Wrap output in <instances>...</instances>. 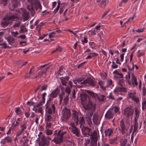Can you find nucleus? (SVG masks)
I'll list each match as a JSON object with an SVG mask.
<instances>
[{"label":"nucleus","instance_id":"56","mask_svg":"<svg viewBox=\"0 0 146 146\" xmlns=\"http://www.w3.org/2000/svg\"><path fill=\"white\" fill-rule=\"evenodd\" d=\"M8 0H1L0 3L2 4L4 6L7 4Z\"/></svg>","mask_w":146,"mask_h":146},{"label":"nucleus","instance_id":"22","mask_svg":"<svg viewBox=\"0 0 146 146\" xmlns=\"http://www.w3.org/2000/svg\"><path fill=\"white\" fill-rule=\"evenodd\" d=\"M25 115L26 117L27 118H28L30 115V117L31 119L33 118L35 116L34 113L33 111H30V110L25 113Z\"/></svg>","mask_w":146,"mask_h":146},{"label":"nucleus","instance_id":"38","mask_svg":"<svg viewBox=\"0 0 146 146\" xmlns=\"http://www.w3.org/2000/svg\"><path fill=\"white\" fill-rule=\"evenodd\" d=\"M113 108V111H114L115 113H116L117 114H119L120 113L119 111V107L117 106H114L111 108Z\"/></svg>","mask_w":146,"mask_h":146},{"label":"nucleus","instance_id":"5","mask_svg":"<svg viewBox=\"0 0 146 146\" xmlns=\"http://www.w3.org/2000/svg\"><path fill=\"white\" fill-rule=\"evenodd\" d=\"M62 114L63 116V121H67L69 119L70 116V110L66 108H64L62 110Z\"/></svg>","mask_w":146,"mask_h":146},{"label":"nucleus","instance_id":"49","mask_svg":"<svg viewBox=\"0 0 146 146\" xmlns=\"http://www.w3.org/2000/svg\"><path fill=\"white\" fill-rule=\"evenodd\" d=\"M109 53L112 55L113 54L114 52L117 54H119V52L117 50H109Z\"/></svg>","mask_w":146,"mask_h":146},{"label":"nucleus","instance_id":"11","mask_svg":"<svg viewBox=\"0 0 146 146\" xmlns=\"http://www.w3.org/2000/svg\"><path fill=\"white\" fill-rule=\"evenodd\" d=\"M114 116V114L113 108H110L107 111L105 115V117L106 119H112Z\"/></svg>","mask_w":146,"mask_h":146},{"label":"nucleus","instance_id":"1","mask_svg":"<svg viewBox=\"0 0 146 146\" xmlns=\"http://www.w3.org/2000/svg\"><path fill=\"white\" fill-rule=\"evenodd\" d=\"M66 133V131H63L62 130H60L57 132V130H55L53 134L54 135V138L52 141H53L57 144H60L63 142V136Z\"/></svg>","mask_w":146,"mask_h":146},{"label":"nucleus","instance_id":"64","mask_svg":"<svg viewBox=\"0 0 146 146\" xmlns=\"http://www.w3.org/2000/svg\"><path fill=\"white\" fill-rule=\"evenodd\" d=\"M82 42V44L83 45H84L86 43H87L88 42V41L87 40V38L86 37H84V40H81Z\"/></svg>","mask_w":146,"mask_h":146},{"label":"nucleus","instance_id":"60","mask_svg":"<svg viewBox=\"0 0 146 146\" xmlns=\"http://www.w3.org/2000/svg\"><path fill=\"white\" fill-rule=\"evenodd\" d=\"M52 118V117L50 114L47 115V118L46 119V121H50Z\"/></svg>","mask_w":146,"mask_h":146},{"label":"nucleus","instance_id":"34","mask_svg":"<svg viewBox=\"0 0 146 146\" xmlns=\"http://www.w3.org/2000/svg\"><path fill=\"white\" fill-rule=\"evenodd\" d=\"M86 84V79L82 81L79 84L77 85L76 86L78 88H81L83 87Z\"/></svg>","mask_w":146,"mask_h":146},{"label":"nucleus","instance_id":"9","mask_svg":"<svg viewBox=\"0 0 146 146\" xmlns=\"http://www.w3.org/2000/svg\"><path fill=\"white\" fill-rule=\"evenodd\" d=\"M135 124L134 125V129L133 133L138 128V123L137 122V120L138 119L140 115L139 111L136 109L135 110Z\"/></svg>","mask_w":146,"mask_h":146},{"label":"nucleus","instance_id":"10","mask_svg":"<svg viewBox=\"0 0 146 146\" xmlns=\"http://www.w3.org/2000/svg\"><path fill=\"white\" fill-rule=\"evenodd\" d=\"M133 112L134 111L131 106H129L125 109L124 114L128 118L133 115Z\"/></svg>","mask_w":146,"mask_h":146},{"label":"nucleus","instance_id":"8","mask_svg":"<svg viewBox=\"0 0 146 146\" xmlns=\"http://www.w3.org/2000/svg\"><path fill=\"white\" fill-rule=\"evenodd\" d=\"M28 1L31 4L35 5L36 10L39 9L40 11L42 9V7L38 0H28Z\"/></svg>","mask_w":146,"mask_h":146},{"label":"nucleus","instance_id":"58","mask_svg":"<svg viewBox=\"0 0 146 146\" xmlns=\"http://www.w3.org/2000/svg\"><path fill=\"white\" fill-rule=\"evenodd\" d=\"M132 100H133L134 102H136L137 103H139V99L138 97H137L136 96H135L134 97V98H133L132 99Z\"/></svg>","mask_w":146,"mask_h":146},{"label":"nucleus","instance_id":"37","mask_svg":"<svg viewBox=\"0 0 146 146\" xmlns=\"http://www.w3.org/2000/svg\"><path fill=\"white\" fill-rule=\"evenodd\" d=\"M98 54L95 52H93L90 53L88 56L86 58V59L91 58L92 57L96 56Z\"/></svg>","mask_w":146,"mask_h":146},{"label":"nucleus","instance_id":"4","mask_svg":"<svg viewBox=\"0 0 146 146\" xmlns=\"http://www.w3.org/2000/svg\"><path fill=\"white\" fill-rule=\"evenodd\" d=\"M90 138L91 139L90 145L89 146H97V141L98 139V135L97 131H94L90 135Z\"/></svg>","mask_w":146,"mask_h":146},{"label":"nucleus","instance_id":"2","mask_svg":"<svg viewBox=\"0 0 146 146\" xmlns=\"http://www.w3.org/2000/svg\"><path fill=\"white\" fill-rule=\"evenodd\" d=\"M56 104L55 102L52 104L45 105V110L46 112L49 114H52L55 113L56 106Z\"/></svg>","mask_w":146,"mask_h":146},{"label":"nucleus","instance_id":"41","mask_svg":"<svg viewBox=\"0 0 146 146\" xmlns=\"http://www.w3.org/2000/svg\"><path fill=\"white\" fill-rule=\"evenodd\" d=\"M65 93H66L65 95L69 96L71 92V90L69 87H68L66 88L65 89Z\"/></svg>","mask_w":146,"mask_h":146},{"label":"nucleus","instance_id":"42","mask_svg":"<svg viewBox=\"0 0 146 146\" xmlns=\"http://www.w3.org/2000/svg\"><path fill=\"white\" fill-rule=\"evenodd\" d=\"M107 98L111 100H115V98L114 95V93H113L112 92L110 93L109 95L107 97Z\"/></svg>","mask_w":146,"mask_h":146},{"label":"nucleus","instance_id":"36","mask_svg":"<svg viewBox=\"0 0 146 146\" xmlns=\"http://www.w3.org/2000/svg\"><path fill=\"white\" fill-rule=\"evenodd\" d=\"M19 17H18L16 15H9L6 17V18L9 20L11 21L13 19H17Z\"/></svg>","mask_w":146,"mask_h":146},{"label":"nucleus","instance_id":"7","mask_svg":"<svg viewBox=\"0 0 146 146\" xmlns=\"http://www.w3.org/2000/svg\"><path fill=\"white\" fill-rule=\"evenodd\" d=\"M41 143L42 146H48L49 144V143L51 139L49 137H45L43 135L41 138Z\"/></svg>","mask_w":146,"mask_h":146},{"label":"nucleus","instance_id":"46","mask_svg":"<svg viewBox=\"0 0 146 146\" xmlns=\"http://www.w3.org/2000/svg\"><path fill=\"white\" fill-rule=\"evenodd\" d=\"M140 50H139L137 53V56L138 57H140L141 56L144 55V53L143 52H140Z\"/></svg>","mask_w":146,"mask_h":146},{"label":"nucleus","instance_id":"18","mask_svg":"<svg viewBox=\"0 0 146 146\" xmlns=\"http://www.w3.org/2000/svg\"><path fill=\"white\" fill-rule=\"evenodd\" d=\"M69 79V77L68 76H65L64 77H62L60 78V80L61 82L62 85L63 86H66L67 83V81Z\"/></svg>","mask_w":146,"mask_h":146},{"label":"nucleus","instance_id":"43","mask_svg":"<svg viewBox=\"0 0 146 146\" xmlns=\"http://www.w3.org/2000/svg\"><path fill=\"white\" fill-rule=\"evenodd\" d=\"M64 96V98L63 99L64 103L65 104H67L69 100V96L66 95L65 94Z\"/></svg>","mask_w":146,"mask_h":146},{"label":"nucleus","instance_id":"19","mask_svg":"<svg viewBox=\"0 0 146 146\" xmlns=\"http://www.w3.org/2000/svg\"><path fill=\"white\" fill-rule=\"evenodd\" d=\"M86 84H88L90 86L93 87L95 86L96 85V83L94 81H93V80L91 78H88L86 79Z\"/></svg>","mask_w":146,"mask_h":146},{"label":"nucleus","instance_id":"39","mask_svg":"<svg viewBox=\"0 0 146 146\" xmlns=\"http://www.w3.org/2000/svg\"><path fill=\"white\" fill-rule=\"evenodd\" d=\"M127 142V139H122L120 141V146H125Z\"/></svg>","mask_w":146,"mask_h":146},{"label":"nucleus","instance_id":"15","mask_svg":"<svg viewBox=\"0 0 146 146\" xmlns=\"http://www.w3.org/2000/svg\"><path fill=\"white\" fill-rule=\"evenodd\" d=\"M92 119L93 123L97 125L99 123L100 120L97 113H95L94 114L92 117Z\"/></svg>","mask_w":146,"mask_h":146},{"label":"nucleus","instance_id":"6","mask_svg":"<svg viewBox=\"0 0 146 146\" xmlns=\"http://www.w3.org/2000/svg\"><path fill=\"white\" fill-rule=\"evenodd\" d=\"M16 12L18 13L22 14L23 18V21H27L29 18V13L25 9L21 8L17 10Z\"/></svg>","mask_w":146,"mask_h":146},{"label":"nucleus","instance_id":"28","mask_svg":"<svg viewBox=\"0 0 146 146\" xmlns=\"http://www.w3.org/2000/svg\"><path fill=\"white\" fill-rule=\"evenodd\" d=\"M16 22H15L14 25L13 26V28H15L17 27H19L21 23V20L19 18H18Z\"/></svg>","mask_w":146,"mask_h":146},{"label":"nucleus","instance_id":"12","mask_svg":"<svg viewBox=\"0 0 146 146\" xmlns=\"http://www.w3.org/2000/svg\"><path fill=\"white\" fill-rule=\"evenodd\" d=\"M80 98L81 103L82 105H84L87 103L88 101H90L89 97L85 93L80 94Z\"/></svg>","mask_w":146,"mask_h":146},{"label":"nucleus","instance_id":"21","mask_svg":"<svg viewBox=\"0 0 146 146\" xmlns=\"http://www.w3.org/2000/svg\"><path fill=\"white\" fill-rule=\"evenodd\" d=\"M71 129V132L73 134L75 135L77 137H80V132L77 128L74 127Z\"/></svg>","mask_w":146,"mask_h":146},{"label":"nucleus","instance_id":"62","mask_svg":"<svg viewBox=\"0 0 146 146\" xmlns=\"http://www.w3.org/2000/svg\"><path fill=\"white\" fill-rule=\"evenodd\" d=\"M65 95V93L63 92L59 96V97L60 98V104H61V103L64 95Z\"/></svg>","mask_w":146,"mask_h":146},{"label":"nucleus","instance_id":"3","mask_svg":"<svg viewBox=\"0 0 146 146\" xmlns=\"http://www.w3.org/2000/svg\"><path fill=\"white\" fill-rule=\"evenodd\" d=\"M120 124L119 129L123 134H126L127 133L128 130L129 126V124L127 123L125 125L123 119L120 121Z\"/></svg>","mask_w":146,"mask_h":146},{"label":"nucleus","instance_id":"25","mask_svg":"<svg viewBox=\"0 0 146 146\" xmlns=\"http://www.w3.org/2000/svg\"><path fill=\"white\" fill-rule=\"evenodd\" d=\"M78 124L80 125V127L81 128L84 126L85 122L83 117H80L78 119Z\"/></svg>","mask_w":146,"mask_h":146},{"label":"nucleus","instance_id":"35","mask_svg":"<svg viewBox=\"0 0 146 146\" xmlns=\"http://www.w3.org/2000/svg\"><path fill=\"white\" fill-rule=\"evenodd\" d=\"M86 92L92 98H96L97 95L96 94H95L93 92L88 90H86Z\"/></svg>","mask_w":146,"mask_h":146},{"label":"nucleus","instance_id":"13","mask_svg":"<svg viewBox=\"0 0 146 146\" xmlns=\"http://www.w3.org/2000/svg\"><path fill=\"white\" fill-rule=\"evenodd\" d=\"M72 119L75 122L76 125H78V113L74 110L72 111Z\"/></svg>","mask_w":146,"mask_h":146},{"label":"nucleus","instance_id":"47","mask_svg":"<svg viewBox=\"0 0 146 146\" xmlns=\"http://www.w3.org/2000/svg\"><path fill=\"white\" fill-rule=\"evenodd\" d=\"M113 73L115 74L114 77H117V76H116L117 75H120V77H123V74L121 73H119L116 70H115L113 72Z\"/></svg>","mask_w":146,"mask_h":146},{"label":"nucleus","instance_id":"33","mask_svg":"<svg viewBox=\"0 0 146 146\" xmlns=\"http://www.w3.org/2000/svg\"><path fill=\"white\" fill-rule=\"evenodd\" d=\"M96 97L99 101L102 102L104 101L105 96L103 95H98Z\"/></svg>","mask_w":146,"mask_h":146},{"label":"nucleus","instance_id":"27","mask_svg":"<svg viewBox=\"0 0 146 146\" xmlns=\"http://www.w3.org/2000/svg\"><path fill=\"white\" fill-rule=\"evenodd\" d=\"M60 92V91L58 90V88H57L54 91H52L50 95L53 98H56L58 94Z\"/></svg>","mask_w":146,"mask_h":146},{"label":"nucleus","instance_id":"63","mask_svg":"<svg viewBox=\"0 0 146 146\" xmlns=\"http://www.w3.org/2000/svg\"><path fill=\"white\" fill-rule=\"evenodd\" d=\"M12 35L14 37H16L17 35L19 34V33L17 31L15 32L13 31L11 32Z\"/></svg>","mask_w":146,"mask_h":146},{"label":"nucleus","instance_id":"23","mask_svg":"<svg viewBox=\"0 0 146 146\" xmlns=\"http://www.w3.org/2000/svg\"><path fill=\"white\" fill-rule=\"evenodd\" d=\"M12 23V21L8 20L6 18L4 21L2 22L1 25L2 27H7L9 25L11 24Z\"/></svg>","mask_w":146,"mask_h":146},{"label":"nucleus","instance_id":"52","mask_svg":"<svg viewBox=\"0 0 146 146\" xmlns=\"http://www.w3.org/2000/svg\"><path fill=\"white\" fill-rule=\"evenodd\" d=\"M46 129H48L51 127L52 125L51 123L50 122V121H46Z\"/></svg>","mask_w":146,"mask_h":146},{"label":"nucleus","instance_id":"26","mask_svg":"<svg viewBox=\"0 0 146 146\" xmlns=\"http://www.w3.org/2000/svg\"><path fill=\"white\" fill-rule=\"evenodd\" d=\"M127 95L128 98L132 99L136 96V93L134 91H130L128 92Z\"/></svg>","mask_w":146,"mask_h":146},{"label":"nucleus","instance_id":"44","mask_svg":"<svg viewBox=\"0 0 146 146\" xmlns=\"http://www.w3.org/2000/svg\"><path fill=\"white\" fill-rule=\"evenodd\" d=\"M117 91L120 92H126L127 91V89L123 87H121L118 88L117 90Z\"/></svg>","mask_w":146,"mask_h":146},{"label":"nucleus","instance_id":"40","mask_svg":"<svg viewBox=\"0 0 146 146\" xmlns=\"http://www.w3.org/2000/svg\"><path fill=\"white\" fill-rule=\"evenodd\" d=\"M15 112L17 115H20L22 113L21 108L19 107L16 108L15 110Z\"/></svg>","mask_w":146,"mask_h":146},{"label":"nucleus","instance_id":"61","mask_svg":"<svg viewBox=\"0 0 146 146\" xmlns=\"http://www.w3.org/2000/svg\"><path fill=\"white\" fill-rule=\"evenodd\" d=\"M117 139V137H115L111 139L110 140V143L111 144H113L115 143Z\"/></svg>","mask_w":146,"mask_h":146},{"label":"nucleus","instance_id":"29","mask_svg":"<svg viewBox=\"0 0 146 146\" xmlns=\"http://www.w3.org/2000/svg\"><path fill=\"white\" fill-rule=\"evenodd\" d=\"M28 31L27 29L26 28L24 25L21 26L20 27V30L19 31L20 34L23 33L27 32Z\"/></svg>","mask_w":146,"mask_h":146},{"label":"nucleus","instance_id":"24","mask_svg":"<svg viewBox=\"0 0 146 146\" xmlns=\"http://www.w3.org/2000/svg\"><path fill=\"white\" fill-rule=\"evenodd\" d=\"M84 79V78L83 77H80L77 78L75 79H74L72 81L77 86V85L79 84Z\"/></svg>","mask_w":146,"mask_h":146},{"label":"nucleus","instance_id":"57","mask_svg":"<svg viewBox=\"0 0 146 146\" xmlns=\"http://www.w3.org/2000/svg\"><path fill=\"white\" fill-rule=\"evenodd\" d=\"M96 31L95 30V29H92L91 30L88 31L89 32H90L91 34L92 35H95L96 34Z\"/></svg>","mask_w":146,"mask_h":146},{"label":"nucleus","instance_id":"51","mask_svg":"<svg viewBox=\"0 0 146 146\" xmlns=\"http://www.w3.org/2000/svg\"><path fill=\"white\" fill-rule=\"evenodd\" d=\"M49 99L47 101L45 104H52V103L51 102V100H52V99L53 98V97H52L50 95H49Z\"/></svg>","mask_w":146,"mask_h":146},{"label":"nucleus","instance_id":"45","mask_svg":"<svg viewBox=\"0 0 146 146\" xmlns=\"http://www.w3.org/2000/svg\"><path fill=\"white\" fill-rule=\"evenodd\" d=\"M118 84L122 87L125 86V83L124 80L123 79H122L121 80H120L119 81Z\"/></svg>","mask_w":146,"mask_h":146},{"label":"nucleus","instance_id":"30","mask_svg":"<svg viewBox=\"0 0 146 146\" xmlns=\"http://www.w3.org/2000/svg\"><path fill=\"white\" fill-rule=\"evenodd\" d=\"M131 77L130 72H128L127 75L125 76V79L128 84L130 86H131V82L130 81V78Z\"/></svg>","mask_w":146,"mask_h":146},{"label":"nucleus","instance_id":"14","mask_svg":"<svg viewBox=\"0 0 146 146\" xmlns=\"http://www.w3.org/2000/svg\"><path fill=\"white\" fill-rule=\"evenodd\" d=\"M84 109L86 110H89L92 108H94L95 105L90 101H88L87 103L86 104L83 105Z\"/></svg>","mask_w":146,"mask_h":146},{"label":"nucleus","instance_id":"53","mask_svg":"<svg viewBox=\"0 0 146 146\" xmlns=\"http://www.w3.org/2000/svg\"><path fill=\"white\" fill-rule=\"evenodd\" d=\"M45 133L47 135H50L52 134V131L48 129H46L45 131Z\"/></svg>","mask_w":146,"mask_h":146},{"label":"nucleus","instance_id":"17","mask_svg":"<svg viewBox=\"0 0 146 146\" xmlns=\"http://www.w3.org/2000/svg\"><path fill=\"white\" fill-rule=\"evenodd\" d=\"M80 128L81 129L82 133L85 136L88 135L90 131V129L87 127L84 126Z\"/></svg>","mask_w":146,"mask_h":146},{"label":"nucleus","instance_id":"48","mask_svg":"<svg viewBox=\"0 0 146 146\" xmlns=\"http://www.w3.org/2000/svg\"><path fill=\"white\" fill-rule=\"evenodd\" d=\"M93 113L91 112H88L86 113L85 117L86 118H91V117L93 115Z\"/></svg>","mask_w":146,"mask_h":146},{"label":"nucleus","instance_id":"20","mask_svg":"<svg viewBox=\"0 0 146 146\" xmlns=\"http://www.w3.org/2000/svg\"><path fill=\"white\" fill-rule=\"evenodd\" d=\"M131 85H133V86L135 85L136 86H138V82H137V79L135 76H134L133 73L131 74Z\"/></svg>","mask_w":146,"mask_h":146},{"label":"nucleus","instance_id":"59","mask_svg":"<svg viewBox=\"0 0 146 146\" xmlns=\"http://www.w3.org/2000/svg\"><path fill=\"white\" fill-rule=\"evenodd\" d=\"M107 84L106 85V87H108L112 83V81L111 80L109 79L107 81Z\"/></svg>","mask_w":146,"mask_h":146},{"label":"nucleus","instance_id":"32","mask_svg":"<svg viewBox=\"0 0 146 146\" xmlns=\"http://www.w3.org/2000/svg\"><path fill=\"white\" fill-rule=\"evenodd\" d=\"M7 41L9 43L12 45L15 42V38L12 37H9L7 38Z\"/></svg>","mask_w":146,"mask_h":146},{"label":"nucleus","instance_id":"55","mask_svg":"<svg viewBox=\"0 0 146 146\" xmlns=\"http://www.w3.org/2000/svg\"><path fill=\"white\" fill-rule=\"evenodd\" d=\"M47 85L45 84H42L41 85V91L43 90H46L47 88Z\"/></svg>","mask_w":146,"mask_h":146},{"label":"nucleus","instance_id":"16","mask_svg":"<svg viewBox=\"0 0 146 146\" xmlns=\"http://www.w3.org/2000/svg\"><path fill=\"white\" fill-rule=\"evenodd\" d=\"M12 139L9 136H7L5 138L2 139L0 142V143L3 145H4L6 143H10Z\"/></svg>","mask_w":146,"mask_h":146},{"label":"nucleus","instance_id":"50","mask_svg":"<svg viewBox=\"0 0 146 146\" xmlns=\"http://www.w3.org/2000/svg\"><path fill=\"white\" fill-rule=\"evenodd\" d=\"M20 127L21 129L20 130L23 132L24 130L26 129L27 127L25 124H23Z\"/></svg>","mask_w":146,"mask_h":146},{"label":"nucleus","instance_id":"31","mask_svg":"<svg viewBox=\"0 0 146 146\" xmlns=\"http://www.w3.org/2000/svg\"><path fill=\"white\" fill-rule=\"evenodd\" d=\"M113 132V130L111 129H108L105 130L104 131V133L105 134V136H108L109 137H110Z\"/></svg>","mask_w":146,"mask_h":146},{"label":"nucleus","instance_id":"54","mask_svg":"<svg viewBox=\"0 0 146 146\" xmlns=\"http://www.w3.org/2000/svg\"><path fill=\"white\" fill-rule=\"evenodd\" d=\"M90 142L91 141L90 139H86L85 142L84 143V146H87L90 143Z\"/></svg>","mask_w":146,"mask_h":146}]
</instances>
